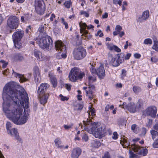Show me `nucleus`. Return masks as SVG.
I'll return each mask as SVG.
<instances>
[{
	"instance_id": "1",
	"label": "nucleus",
	"mask_w": 158,
	"mask_h": 158,
	"mask_svg": "<svg viewBox=\"0 0 158 158\" xmlns=\"http://www.w3.org/2000/svg\"><path fill=\"white\" fill-rule=\"evenodd\" d=\"M15 83L10 82L3 89L2 110L6 117L17 125L25 124L29 117L28 95L24 89L19 86L14 89Z\"/></svg>"
},
{
	"instance_id": "2",
	"label": "nucleus",
	"mask_w": 158,
	"mask_h": 158,
	"mask_svg": "<svg viewBox=\"0 0 158 158\" xmlns=\"http://www.w3.org/2000/svg\"><path fill=\"white\" fill-rule=\"evenodd\" d=\"M83 124L85 130L92 134L96 138H101L105 135L106 132L105 126L100 123L84 121Z\"/></svg>"
},
{
	"instance_id": "3",
	"label": "nucleus",
	"mask_w": 158,
	"mask_h": 158,
	"mask_svg": "<svg viewBox=\"0 0 158 158\" xmlns=\"http://www.w3.org/2000/svg\"><path fill=\"white\" fill-rule=\"evenodd\" d=\"M96 78L95 76H90L88 77V81L86 83L88 87H84L83 89L85 90L86 96L90 99H92L96 91L94 86L92 83L96 81Z\"/></svg>"
},
{
	"instance_id": "4",
	"label": "nucleus",
	"mask_w": 158,
	"mask_h": 158,
	"mask_svg": "<svg viewBox=\"0 0 158 158\" xmlns=\"http://www.w3.org/2000/svg\"><path fill=\"white\" fill-rule=\"evenodd\" d=\"M36 42L41 48L47 50L51 49L53 47L52 40L48 36L37 39Z\"/></svg>"
},
{
	"instance_id": "5",
	"label": "nucleus",
	"mask_w": 158,
	"mask_h": 158,
	"mask_svg": "<svg viewBox=\"0 0 158 158\" xmlns=\"http://www.w3.org/2000/svg\"><path fill=\"white\" fill-rule=\"evenodd\" d=\"M84 76V72L81 71L79 68L74 67L70 71L69 77L70 81L74 82L78 79H82Z\"/></svg>"
},
{
	"instance_id": "6",
	"label": "nucleus",
	"mask_w": 158,
	"mask_h": 158,
	"mask_svg": "<svg viewBox=\"0 0 158 158\" xmlns=\"http://www.w3.org/2000/svg\"><path fill=\"white\" fill-rule=\"evenodd\" d=\"M24 32L21 30H18L15 32L12 35V39L14 46L17 49L22 47L21 40L23 36Z\"/></svg>"
},
{
	"instance_id": "7",
	"label": "nucleus",
	"mask_w": 158,
	"mask_h": 158,
	"mask_svg": "<svg viewBox=\"0 0 158 158\" xmlns=\"http://www.w3.org/2000/svg\"><path fill=\"white\" fill-rule=\"evenodd\" d=\"M90 70L92 73H95L100 79H103L105 76V71L103 65L101 64L98 68L96 69L95 64L93 63H90Z\"/></svg>"
},
{
	"instance_id": "8",
	"label": "nucleus",
	"mask_w": 158,
	"mask_h": 158,
	"mask_svg": "<svg viewBox=\"0 0 158 158\" xmlns=\"http://www.w3.org/2000/svg\"><path fill=\"white\" fill-rule=\"evenodd\" d=\"M8 27L11 29H16L18 27L19 23V19L16 16L11 15L7 19Z\"/></svg>"
},
{
	"instance_id": "9",
	"label": "nucleus",
	"mask_w": 158,
	"mask_h": 158,
	"mask_svg": "<svg viewBox=\"0 0 158 158\" xmlns=\"http://www.w3.org/2000/svg\"><path fill=\"white\" fill-rule=\"evenodd\" d=\"M34 6L35 10L38 14L41 15L44 14L45 6L43 0H35Z\"/></svg>"
},
{
	"instance_id": "10",
	"label": "nucleus",
	"mask_w": 158,
	"mask_h": 158,
	"mask_svg": "<svg viewBox=\"0 0 158 158\" xmlns=\"http://www.w3.org/2000/svg\"><path fill=\"white\" fill-rule=\"evenodd\" d=\"M140 105L139 103L135 104L133 102H131L127 104L125 102H124L122 105H119V106L124 109L127 108L130 112L135 113L137 109L139 108Z\"/></svg>"
},
{
	"instance_id": "11",
	"label": "nucleus",
	"mask_w": 158,
	"mask_h": 158,
	"mask_svg": "<svg viewBox=\"0 0 158 158\" xmlns=\"http://www.w3.org/2000/svg\"><path fill=\"white\" fill-rule=\"evenodd\" d=\"M86 55V50L84 48L79 47L74 50L73 55L74 58L77 60L83 59Z\"/></svg>"
},
{
	"instance_id": "12",
	"label": "nucleus",
	"mask_w": 158,
	"mask_h": 158,
	"mask_svg": "<svg viewBox=\"0 0 158 158\" xmlns=\"http://www.w3.org/2000/svg\"><path fill=\"white\" fill-rule=\"evenodd\" d=\"M80 27V32L82 34V38L85 39L89 40L92 38V35L88 33V31L86 30V24L85 23L80 22L79 24Z\"/></svg>"
},
{
	"instance_id": "13",
	"label": "nucleus",
	"mask_w": 158,
	"mask_h": 158,
	"mask_svg": "<svg viewBox=\"0 0 158 158\" xmlns=\"http://www.w3.org/2000/svg\"><path fill=\"white\" fill-rule=\"evenodd\" d=\"M123 55H116L112 56L110 63L113 66H118L123 62V60L122 58V56H123Z\"/></svg>"
},
{
	"instance_id": "14",
	"label": "nucleus",
	"mask_w": 158,
	"mask_h": 158,
	"mask_svg": "<svg viewBox=\"0 0 158 158\" xmlns=\"http://www.w3.org/2000/svg\"><path fill=\"white\" fill-rule=\"evenodd\" d=\"M157 113V109L156 106H152L147 108L143 112L145 116H151L152 117H155Z\"/></svg>"
},
{
	"instance_id": "15",
	"label": "nucleus",
	"mask_w": 158,
	"mask_h": 158,
	"mask_svg": "<svg viewBox=\"0 0 158 158\" xmlns=\"http://www.w3.org/2000/svg\"><path fill=\"white\" fill-rule=\"evenodd\" d=\"M132 149H134V152L143 156H146L148 153V150L144 147H140L137 145L131 146Z\"/></svg>"
},
{
	"instance_id": "16",
	"label": "nucleus",
	"mask_w": 158,
	"mask_h": 158,
	"mask_svg": "<svg viewBox=\"0 0 158 158\" xmlns=\"http://www.w3.org/2000/svg\"><path fill=\"white\" fill-rule=\"evenodd\" d=\"M124 144L123 147V148H127L129 149V155L130 158H136L138 157V156L135 154L134 152V149H132L131 146L133 145H135L131 144L130 145L129 143L126 141L125 139L123 141Z\"/></svg>"
},
{
	"instance_id": "17",
	"label": "nucleus",
	"mask_w": 158,
	"mask_h": 158,
	"mask_svg": "<svg viewBox=\"0 0 158 158\" xmlns=\"http://www.w3.org/2000/svg\"><path fill=\"white\" fill-rule=\"evenodd\" d=\"M149 16V12L148 10H146L143 11L142 15L138 16L136 20L137 22L142 23L148 19Z\"/></svg>"
},
{
	"instance_id": "18",
	"label": "nucleus",
	"mask_w": 158,
	"mask_h": 158,
	"mask_svg": "<svg viewBox=\"0 0 158 158\" xmlns=\"http://www.w3.org/2000/svg\"><path fill=\"white\" fill-rule=\"evenodd\" d=\"M34 76L35 82L39 83L40 82L41 78L39 69L37 66H35L34 68Z\"/></svg>"
},
{
	"instance_id": "19",
	"label": "nucleus",
	"mask_w": 158,
	"mask_h": 158,
	"mask_svg": "<svg viewBox=\"0 0 158 158\" xmlns=\"http://www.w3.org/2000/svg\"><path fill=\"white\" fill-rule=\"evenodd\" d=\"M40 98V103L44 105L47 102V100L49 96L48 93H44L40 94H38Z\"/></svg>"
},
{
	"instance_id": "20",
	"label": "nucleus",
	"mask_w": 158,
	"mask_h": 158,
	"mask_svg": "<svg viewBox=\"0 0 158 158\" xmlns=\"http://www.w3.org/2000/svg\"><path fill=\"white\" fill-rule=\"evenodd\" d=\"M55 47L56 50L60 52L65 51L66 50L65 46L64 45L62 42L60 41H58L56 42Z\"/></svg>"
},
{
	"instance_id": "21",
	"label": "nucleus",
	"mask_w": 158,
	"mask_h": 158,
	"mask_svg": "<svg viewBox=\"0 0 158 158\" xmlns=\"http://www.w3.org/2000/svg\"><path fill=\"white\" fill-rule=\"evenodd\" d=\"M7 133L11 136L14 137L17 140H20L21 139L18 133L17 129L15 128H13L7 132Z\"/></svg>"
},
{
	"instance_id": "22",
	"label": "nucleus",
	"mask_w": 158,
	"mask_h": 158,
	"mask_svg": "<svg viewBox=\"0 0 158 158\" xmlns=\"http://www.w3.org/2000/svg\"><path fill=\"white\" fill-rule=\"evenodd\" d=\"M49 86L48 84L46 83H42L41 84L37 91L38 94L45 93V91Z\"/></svg>"
},
{
	"instance_id": "23",
	"label": "nucleus",
	"mask_w": 158,
	"mask_h": 158,
	"mask_svg": "<svg viewBox=\"0 0 158 158\" xmlns=\"http://www.w3.org/2000/svg\"><path fill=\"white\" fill-rule=\"evenodd\" d=\"M81 150L79 148H76L73 149L71 154L72 158H78L80 155Z\"/></svg>"
},
{
	"instance_id": "24",
	"label": "nucleus",
	"mask_w": 158,
	"mask_h": 158,
	"mask_svg": "<svg viewBox=\"0 0 158 158\" xmlns=\"http://www.w3.org/2000/svg\"><path fill=\"white\" fill-rule=\"evenodd\" d=\"M106 45L107 48L110 51H114L117 52H119L121 51V50L119 48L112 44L107 43L106 44Z\"/></svg>"
},
{
	"instance_id": "25",
	"label": "nucleus",
	"mask_w": 158,
	"mask_h": 158,
	"mask_svg": "<svg viewBox=\"0 0 158 158\" xmlns=\"http://www.w3.org/2000/svg\"><path fill=\"white\" fill-rule=\"evenodd\" d=\"M12 74L15 77L19 79V81L20 82L22 83L27 80V79L23 75L20 74L14 71H13Z\"/></svg>"
},
{
	"instance_id": "26",
	"label": "nucleus",
	"mask_w": 158,
	"mask_h": 158,
	"mask_svg": "<svg viewBox=\"0 0 158 158\" xmlns=\"http://www.w3.org/2000/svg\"><path fill=\"white\" fill-rule=\"evenodd\" d=\"M49 77L50 78V81L54 87H56L57 86V80L54 75L51 73H49L48 74Z\"/></svg>"
},
{
	"instance_id": "27",
	"label": "nucleus",
	"mask_w": 158,
	"mask_h": 158,
	"mask_svg": "<svg viewBox=\"0 0 158 158\" xmlns=\"http://www.w3.org/2000/svg\"><path fill=\"white\" fill-rule=\"evenodd\" d=\"M34 56L38 60L41 61L44 59V56L40 51L35 50L34 51Z\"/></svg>"
},
{
	"instance_id": "28",
	"label": "nucleus",
	"mask_w": 158,
	"mask_h": 158,
	"mask_svg": "<svg viewBox=\"0 0 158 158\" xmlns=\"http://www.w3.org/2000/svg\"><path fill=\"white\" fill-rule=\"evenodd\" d=\"M31 15L28 14H24L21 17V21L23 23H27L30 19Z\"/></svg>"
},
{
	"instance_id": "29",
	"label": "nucleus",
	"mask_w": 158,
	"mask_h": 158,
	"mask_svg": "<svg viewBox=\"0 0 158 158\" xmlns=\"http://www.w3.org/2000/svg\"><path fill=\"white\" fill-rule=\"evenodd\" d=\"M150 133L153 140H156L158 139V132L157 131L152 129L150 131Z\"/></svg>"
},
{
	"instance_id": "30",
	"label": "nucleus",
	"mask_w": 158,
	"mask_h": 158,
	"mask_svg": "<svg viewBox=\"0 0 158 158\" xmlns=\"http://www.w3.org/2000/svg\"><path fill=\"white\" fill-rule=\"evenodd\" d=\"M122 29V27L119 25H117L115 27V31L113 32V34L114 36H115L117 35L118 34L121 32V31Z\"/></svg>"
},
{
	"instance_id": "31",
	"label": "nucleus",
	"mask_w": 158,
	"mask_h": 158,
	"mask_svg": "<svg viewBox=\"0 0 158 158\" xmlns=\"http://www.w3.org/2000/svg\"><path fill=\"white\" fill-rule=\"evenodd\" d=\"M54 143L56 147L58 148H63V146L61 145V141L59 138H56L54 140Z\"/></svg>"
},
{
	"instance_id": "32",
	"label": "nucleus",
	"mask_w": 158,
	"mask_h": 158,
	"mask_svg": "<svg viewBox=\"0 0 158 158\" xmlns=\"http://www.w3.org/2000/svg\"><path fill=\"white\" fill-rule=\"evenodd\" d=\"M90 104L91 106L89 107V110L88 111V115L89 116H90L91 114V115L94 116L95 115V110L92 107V104Z\"/></svg>"
},
{
	"instance_id": "33",
	"label": "nucleus",
	"mask_w": 158,
	"mask_h": 158,
	"mask_svg": "<svg viewBox=\"0 0 158 158\" xmlns=\"http://www.w3.org/2000/svg\"><path fill=\"white\" fill-rule=\"evenodd\" d=\"M152 48L156 52H158V41L156 40L153 41V45Z\"/></svg>"
},
{
	"instance_id": "34",
	"label": "nucleus",
	"mask_w": 158,
	"mask_h": 158,
	"mask_svg": "<svg viewBox=\"0 0 158 158\" xmlns=\"http://www.w3.org/2000/svg\"><path fill=\"white\" fill-rule=\"evenodd\" d=\"M152 41L150 38L145 39L143 41V43L146 45H150L152 44Z\"/></svg>"
},
{
	"instance_id": "35",
	"label": "nucleus",
	"mask_w": 158,
	"mask_h": 158,
	"mask_svg": "<svg viewBox=\"0 0 158 158\" xmlns=\"http://www.w3.org/2000/svg\"><path fill=\"white\" fill-rule=\"evenodd\" d=\"M131 129L135 133H137L139 131V128L135 124H133L131 126Z\"/></svg>"
},
{
	"instance_id": "36",
	"label": "nucleus",
	"mask_w": 158,
	"mask_h": 158,
	"mask_svg": "<svg viewBox=\"0 0 158 158\" xmlns=\"http://www.w3.org/2000/svg\"><path fill=\"white\" fill-rule=\"evenodd\" d=\"M121 54H123V56L122 57V59L123 60V61L124 60H128L131 56V54L130 53H127L126 55H125L123 53H122Z\"/></svg>"
},
{
	"instance_id": "37",
	"label": "nucleus",
	"mask_w": 158,
	"mask_h": 158,
	"mask_svg": "<svg viewBox=\"0 0 158 158\" xmlns=\"http://www.w3.org/2000/svg\"><path fill=\"white\" fill-rule=\"evenodd\" d=\"M82 139L83 141L86 142L88 140L89 137L86 133H84L82 136Z\"/></svg>"
},
{
	"instance_id": "38",
	"label": "nucleus",
	"mask_w": 158,
	"mask_h": 158,
	"mask_svg": "<svg viewBox=\"0 0 158 158\" xmlns=\"http://www.w3.org/2000/svg\"><path fill=\"white\" fill-rule=\"evenodd\" d=\"M156 123L153 126V128L156 130L158 131V114H157L155 120Z\"/></svg>"
},
{
	"instance_id": "39",
	"label": "nucleus",
	"mask_w": 158,
	"mask_h": 158,
	"mask_svg": "<svg viewBox=\"0 0 158 158\" xmlns=\"http://www.w3.org/2000/svg\"><path fill=\"white\" fill-rule=\"evenodd\" d=\"M12 124L11 123L9 122H7L6 124V127L7 132L11 129Z\"/></svg>"
},
{
	"instance_id": "40",
	"label": "nucleus",
	"mask_w": 158,
	"mask_h": 158,
	"mask_svg": "<svg viewBox=\"0 0 158 158\" xmlns=\"http://www.w3.org/2000/svg\"><path fill=\"white\" fill-rule=\"evenodd\" d=\"M61 23L64 25L65 28L66 29H68L69 27L68 23L65 21L64 19L63 18H61Z\"/></svg>"
},
{
	"instance_id": "41",
	"label": "nucleus",
	"mask_w": 158,
	"mask_h": 158,
	"mask_svg": "<svg viewBox=\"0 0 158 158\" xmlns=\"http://www.w3.org/2000/svg\"><path fill=\"white\" fill-rule=\"evenodd\" d=\"M15 58L19 60H23V58L22 55L19 54H17L15 56Z\"/></svg>"
},
{
	"instance_id": "42",
	"label": "nucleus",
	"mask_w": 158,
	"mask_h": 158,
	"mask_svg": "<svg viewBox=\"0 0 158 158\" xmlns=\"http://www.w3.org/2000/svg\"><path fill=\"white\" fill-rule=\"evenodd\" d=\"M133 90L135 93H138L140 91V88L136 86H134L133 88Z\"/></svg>"
},
{
	"instance_id": "43",
	"label": "nucleus",
	"mask_w": 158,
	"mask_h": 158,
	"mask_svg": "<svg viewBox=\"0 0 158 158\" xmlns=\"http://www.w3.org/2000/svg\"><path fill=\"white\" fill-rule=\"evenodd\" d=\"M103 35V33L102 32V31L100 30H99L95 34L96 36H99L100 37H102Z\"/></svg>"
},
{
	"instance_id": "44",
	"label": "nucleus",
	"mask_w": 158,
	"mask_h": 158,
	"mask_svg": "<svg viewBox=\"0 0 158 158\" xmlns=\"http://www.w3.org/2000/svg\"><path fill=\"white\" fill-rule=\"evenodd\" d=\"M126 75V71L124 69H122V73L121 75V78L122 79H123Z\"/></svg>"
},
{
	"instance_id": "45",
	"label": "nucleus",
	"mask_w": 158,
	"mask_h": 158,
	"mask_svg": "<svg viewBox=\"0 0 158 158\" xmlns=\"http://www.w3.org/2000/svg\"><path fill=\"white\" fill-rule=\"evenodd\" d=\"M158 60V59L156 56H153L151 58V61L152 63H155L157 62Z\"/></svg>"
},
{
	"instance_id": "46",
	"label": "nucleus",
	"mask_w": 158,
	"mask_h": 158,
	"mask_svg": "<svg viewBox=\"0 0 158 158\" xmlns=\"http://www.w3.org/2000/svg\"><path fill=\"white\" fill-rule=\"evenodd\" d=\"M71 4V2L70 1H67L65 2L64 5L67 8H69Z\"/></svg>"
},
{
	"instance_id": "47",
	"label": "nucleus",
	"mask_w": 158,
	"mask_h": 158,
	"mask_svg": "<svg viewBox=\"0 0 158 158\" xmlns=\"http://www.w3.org/2000/svg\"><path fill=\"white\" fill-rule=\"evenodd\" d=\"M122 2L120 0H113V4L116 5L118 4L119 6H121L122 5Z\"/></svg>"
},
{
	"instance_id": "48",
	"label": "nucleus",
	"mask_w": 158,
	"mask_h": 158,
	"mask_svg": "<svg viewBox=\"0 0 158 158\" xmlns=\"http://www.w3.org/2000/svg\"><path fill=\"white\" fill-rule=\"evenodd\" d=\"M53 31L56 35L58 34L60 32V29L57 27H55L54 28Z\"/></svg>"
},
{
	"instance_id": "49",
	"label": "nucleus",
	"mask_w": 158,
	"mask_h": 158,
	"mask_svg": "<svg viewBox=\"0 0 158 158\" xmlns=\"http://www.w3.org/2000/svg\"><path fill=\"white\" fill-rule=\"evenodd\" d=\"M152 145L153 148H158V139L155 140Z\"/></svg>"
},
{
	"instance_id": "50",
	"label": "nucleus",
	"mask_w": 158,
	"mask_h": 158,
	"mask_svg": "<svg viewBox=\"0 0 158 158\" xmlns=\"http://www.w3.org/2000/svg\"><path fill=\"white\" fill-rule=\"evenodd\" d=\"M73 126V124L72 123L69 125H64V127L65 129L68 130L72 127Z\"/></svg>"
},
{
	"instance_id": "51",
	"label": "nucleus",
	"mask_w": 158,
	"mask_h": 158,
	"mask_svg": "<svg viewBox=\"0 0 158 158\" xmlns=\"http://www.w3.org/2000/svg\"><path fill=\"white\" fill-rule=\"evenodd\" d=\"M81 14L83 15L86 17H88L89 16V14L85 11H81Z\"/></svg>"
},
{
	"instance_id": "52",
	"label": "nucleus",
	"mask_w": 158,
	"mask_h": 158,
	"mask_svg": "<svg viewBox=\"0 0 158 158\" xmlns=\"http://www.w3.org/2000/svg\"><path fill=\"white\" fill-rule=\"evenodd\" d=\"M112 138L114 139H116L118 138V135L116 132H114L113 133Z\"/></svg>"
},
{
	"instance_id": "53",
	"label": "nucleus",
	"mask_w": 158,
	"mask_h": 158,
	"mask_svg": "<svg viewBox=\"0 0 158 158\" xmlns=\"http://www.w3.org/2000/svg\"><path fill=\"white\" fill-rule=\"evenodd\" d=\"M59 96L61 100L62 101H67L69 99L68 98L64 96L61 94H60Z\"/></svg>"
},
{
	"instance_id": "54",
	"label": "nucleus",
	"mask_w": 158,
	"mask_h": 158,
	"mask_svg": "<svg viewBox=\"0 0 158 158\" xmlns=\"http://www.w3.org/2000/svg\"><path fill=\"white\" fill-rule=\"evenodd\" d=\"M102 158H111V157L109 153L107 152H105Z\"/></svg>"
},
{
	"instance_id": "55",
	"label": "nucleus",
	"mask_w": 158,
	"mask_h": 158,
	"mask_svg": "<svg viewBox=\"0 0 158 158\" xmlns=\"http://www.w3.org/2000/svg\"><path fill=\"white\" fill-rule=\"evenodd\" d=\"M0 62L2 64V67L3 68H5L8 64V63L5 62L4 60H1Z\"/></svg>"
},
{
	"instance_id": "56",
	"label": "nucleus",
	"mask_w": 158,
	"mask_h": 158,
	"mask_svg": "<svg viewBox=\"0 0 158 158\" xmlns=\"http://www.w3.org/2000/svg\"><path fill=\"white\" fill-rule=\"evenodd\" d=\"M94 147L98 148L100 145L101 143L100 142L95 141H94Z\"/></svg>"
},
{
	"instance_id": "57",
	"label": "nucleus",
	"mask_w": 158,
	"mask_h": 158,
	"mask_svg": "<svg viewBox=\"0 0 158 158\" xmlns=\"http://www.w3.org/2000/svg\"><path fill=\"white\" fill-rule=\"evenodd\" d=\"M44 31V27L43 25H41L38 31L40 33H43Z\"/></svg>"
},
{
	"instance_id": "58",
	"label": "nucleus",
	"mask_w": 158,
	"mask_h": 158,
	"mask_svg": "<svg viewBox=\"0 0 158 158\" xmlns=\"http://www.w3.org/2000/svg\"><path fill=\"white\" fill-rule=\"evenodd\" d=\"M78 93V94L77 96V99L79 100H82L81 95V91L78 90L77 91Z\"/></svg>"
},
{
	"instance_id": "59",
	"label": "nucleus",
	"mask_w": 158,
	"mask_h": 158,
	"mask_svg": "<svg viewBox=\"0 0 158 158\" xmlns=\"http://www.w3.org/2000/svg\"><path fill=\"white\" fill-rule=\"evenodd\" d=\"M71 85L70 84H66L65 85V87L68 91H69L71 90Z\"/></svg>"
},
{
	"instance_id": "60",
	"label": "nucleus",
	"mask_w": 158,
	"mask_h": 158,
	"mask_svg": "<svg viewBox=\"0 0 158 158\" xmlns=\"http://www.w3.org/2000/svg\"><path fill=\"white\" fill-rule=\"evenodd\" d=\"M134 57L136 59H139L141 56V55L138 53H135L134 54Z\"/></svg>"
},
{
	"instance_id": "61",
	"label": "nucleus",
	"mask_w": 158,
	"mask_h": 158,
	"mask_svg": "<svg viewBox=\"0 0 158 158\" xmlns=\"http://www.w3.org/2000/svg\"><path fill=\"white\" fill-rule=\"evenodd\" d=\"M131 45V43H129L128 41H127L126 42V44L124 46V49H127V47L129 45L130 46Z\"/></svg>"
},
{
	"instance_id": "62",
	"label": "nucleus",
	"mask_w": 158,
	"mask_h": 158,
	"mask_svg": "<svg viewBox=\"0 0 158 158\" xmlns=\"http://www.w3.org/2000/svg\"><path fill=\"white\" fill-rule=\"evenodd\" d=\"M152 120L151 119H149L148 123L147 124L146 126L148 127H149L152 125Z\"/></svg>"
},
{
	"instance_id": "63",
	"label": "nucleus",
	"mask_w": 158,
	"mask_h": 158,
	"mask_svg": "<svg viewBox=\"0 0 158 158\" xmlns=\"http://www.w3.org/2000/svg\"><path fill=\"white\" fill-rule=\"evenodd\" d=\"M31 30V27L30 26H28L26 29V32L28 33Z\"/></svg>"
},
{
	"instance_id": "64",
	"label": "nucleus",
	"mask_w": 158,
	"mask_h": 158,
	"mask_svg": "<svg viewBox=\"0 0 158 158\" xmlns=\"http://www.w3.org/2000/svg\"><path fill=\"white\" fill-rule=\"evenodd\" d=\"M118 34L120 37H122L125 35V32L124 31H122L120 32Z\"/></svg>"
}]
</instances>
